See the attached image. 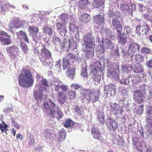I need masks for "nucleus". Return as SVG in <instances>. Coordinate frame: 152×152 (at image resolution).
I'll use <instances>...</instances> for the list:
<instances>
[{
	"label": "nucleus",
	"instance_id": "obj_27",
	"mask_svg": "<svg viewBox=\"0 0 152 152\" xmlns=\"http://www.w3.org/2000/svg\"><path fill=\"white\" fill-rule=\"evenodd\" d=\"M43 31L45 34H48L50 36L53 34V31L51 29V27L49 28L48 25L44 26Z\"/></svg>",
	"mask_w": 152,
	"mask_h": 152
},
{
	"label": "nucleus",
	"instance_id": "obj_49",
	"mask_svg": "<svg viewBox=\"0 0 152 152\" xmlns=\"http://www.w3.org/2000/svg\"><path fill=\"white\" fill-rule=\"evenodd\" d=\"M129 7L127 5L122 4L121 5L120 9L123 12H125L129 10Z\"/></svg>",
	"mask_w": 152,
	"mask_h": 152
},
{
	"label": "nucleus",
	"instance_id": "obj_52",
	"mask_svg": "<svg viewBox=\"0 0 152 152\" xmlns=\"http://www.w3.org/2000/svg\"><path fill=\"white\" fill-rule=\"evenodd\" d=\"M53 41L54 43L56 45L58 44H61V40L58 37H55L53 39Z\"/></svg>",
	"mask_w": 152,
	"mask_h": 152
},
{
	"label": "nucleus",
	"instance_id": "obj_59",
	"mask_svg": "<svg viewBox=\"0 0 152 152\" xmlns=\"http://www.w3.org/2000/svg\"><path fill=\"white\" fill-rule=\"evenodd\" d=\"M121 52L124 56H126L127 58H129V57H131V56H129V55L128 54V50L127 52H126L125 50L122 49L121 50Z\"/></svg>",
	"mask_w": 152,
	"mask_h": 152
},
{
	"label": "nucleus",
	"instance_id": "obj_53",
	"mask_svg": "<svg viewBox=\"0 0 152 152\" xmlns=\"http://www.w3.org/2000/svg\"><path fill=\"white\" fill-rule=\"evenodd\" d=\"M50 104V106L52 109H55L56 110L57 109V107H59L58 105H56L51 100L49 99Z\"/></svg>",
	"mask_w": 152,
	"mask_h": 152
},
{
	"label": "nucleus",
	"instance_id": "obj_23",
	"mask_svg": "<svg viewBox=\"0 0 152 152\" xmlns=\"http://www.w3.org/2000/svg\"><path fill=\"white\" fill-rule=\"evenodd\" d=\"M133 68L134 72L136 73H140L143 71V66L139 63L136 64Z\"/></svg>",
	"mask_w": 152,
	"mask_h": 152
},
{
	"label": "nucleus",
	"instance_id": "obj_42",
	"mask_svg": "<svg viewBox=\"0 0 152 152\" xmlns=\"http://www.w3.org/2000/svg\"><path fill=\"white\" fill-rule=\"evenodd\" d=\"M135 56L134 59L137 62H142L143 60V56L140 54H136Z\"/></svg>",
	"mask_w": 152,
	"mask_h": 152
},
{
	"label": "nucleus",
	"instance_id": "obj_25",
	"mask_svg": "<svg viewBox=\"0 0 152 152\" xmlns=\"http://www.w3.org/2000/svg\"><path fill=\"white\" fill-rule=\"evenodd\" d=\"M75 125L74 121L70 118H67L64 124V126L66 128L71 127Z\"/></svg>",
	"mask_w": 152,
	"mask_h": 152
},
{
	"label": "nucleus",
	"instance_id": "obj_31",
	"mask_svg": "<svg viewBox=\"0 0 152 152\" xmlns=\"http://www.w3.org/2000/svg\"><path fill=\"white\" fill-rule=\"evenodd\" d=\"M69 49L70 50H74L76 48V42L73 41L72 39L71 40L69 39Z\"/></svg>",
	"mask_w": 152,
	"mask_h": 152
},
{
	"label": "nucleus",
	"instance_id": "obj_16",
	"mask_svg": "<svg viewBox=\"0 0 152 152\" xmlns=\"http://www.w3.org/2000/svg\"><path fill=\"white\" fill-rule=\"evenodd\" d=\"M90 2L88 0H81L78 3V7L81 9H85L88 7Z\"/></svg>",
	"mask_w": 152,
	"mask_h": 152
},
{
	"label": "nucleus",
	"instance_id": "obj_47",
	"mask_svg": "<svg viewBox=\"0 0 152 152\" xmlns=\"http://www.w3.org/2000/svg\"><path fill=\"white\" fill-rule=\"evenodd\" d=\"M56 110L57 111V118L58 119H59L62 117L63 114H62L63 113L61 111L59 107H57V109Z\"/></svg>",
	"mask_w": 152,
	"mask_h": 152
},
{
	"label": "nucleus",
	"instance_id": "obj_21",
	"mask_svg": "<svg viewBox=\"0 0 152 152\" xmlns=\"http://www.w3.org/2000/svg\"><path fill=\"white\" fill-rule=\"evenodd\" d=\"M58 134L59 140L58 142H59L58 144H59L61 142L65 140L66 137V131L64 129H62L60 131Z\"/></svg>",
	"mask_w": 152,
	"mask_h": 152
},
{
	"label": "nucleus",
	"instance_id": "obj_4",
	"mask_svg": "<svg viewBox=\"0 0 152 152\" xmlns=\"http://www.w3.org/2000/svg\"><path fill=\"white\" fill-rule=\"evenodd\" d=\"M119 66L112 64L108 67L107 76L113 80H117L119 79V76L116 71L119 72Z\"/></svg>",
	"mask_w": 152,
	"mask_h": 152
},
{
	"label": "nucleus",
	"instance_id": "obj_51",
	"mask_svg": "<svg viewBox=\"0 0 152 152\" xmlns=\"http://www.w3.org/2000/svg\"><path fill=\"white\" fill-rule=\"evenodd\" d=\"M135 145L138 151H140V152H142V145L141 142H137L135 143Z\"/></svg>",
	"mask_w": 152,
	"mask_h": 152
},
{
	"label": "nucleus",
	"instance_id": "obj_5",
	"mask_svg": "<svg viewBox=\"0 0 152 152\" xmlns=\"http://www.w3.org/2000/svg\"><path fill=\"white\" fill-rule=\"evenodd\" d=\"M144 89L136 90L134 93L133 99L135 102L140 104L142 103L145 99V94Z\"/></svg>",
	"mask_w": 152,
	"mask_h": 152
},
{
	"label": "nucleus",
	"instance_id": "obj_64",
	"mask_svg": "<svg viewBox=\"0 0 152 152\" xmlns=\"http://www.w3.org/2000/svg\"><path fill=\"white\" fill-rule=\"evenodd\" d=\"M23 135L20 133H18L17 134L16 139L17 140H23Z\"/></svg>",
	"mask_w": 152,
	"mask_h": 152
},
{
	"label": "nucleus",
	"instance_id": "obj_39",
	"mask_svg": "<svg viewBox=\"0 0 152 152\" xmlns=\"http://www.w3.org/2000/svg\"><path fill=\"white\" fill-rule=\"evenodd\" d=\"M94 56V51L90 50L87 51L86 52V56L88 59L92 58Z\"/></svg>",
	"mask_w": 152,
	"mask_h": 152
},
{
	"label": "nucleus",
	"instance_id": "obj_7",
	"mask_svg": "<svg viewBox=\"0 0 152 152\" xmlns=\"http://www.w3.org/2000/svg\"><path fill=\"white\" fill-rule=\"evenodd\" d=\"M83 90L85 93L88 94L89 101L94 102L98 100L99 96L96 91L89 89H83Z\"/></svg>",
	"mask_w": 152,
	"mask_h": 152
},
{
	"label": "nucleus",
	"instance_id": "obj_55",
	"mask_svg": "<svg viewBox=\"0 0 152 152\" xmlns=\"http://www.w3.org/2000/svg\"><path fill=\"white\" fill-rule=\"evenodd\" d=\"M100 68L98 67H96L92 70V72L94 75L97 74L98 73L101 71Z\"/></svg>",
	"mask_w": 152,
	"mask_h": 152
},
{
	"label": "nucleus",
	"instance_id": "obj_14",
	"mask_svg": "<svg viewBox=\"0 0 152 152\" xmlns=\"http://www.w3.org/2000/svg\"><path fill=\"white\" fill-rule=\"evenodd\" d=\"M94 20L96 23L99 25H101L104 24V17L100 14L95 15L94 17Z\"/></svg>",
	"mask_w": 152,
	"mask_h": 152
},
{
	"label": "nucleus",
	"instance_id": "obj_37",
	"mask_svg": "<svg viewBox=\"0 0 152 152\" xmlns=\"http://www.w3.org/2000/svg\"><path fill=\"white\" fill-rule=\"evenodd\" d=\"M104 0H94V5L96 7H99L104 4Z\"/></svg>",
	"mask_w": 152,
	"mask_h": 152
},
{
	"label": "nucleus",
	"instance_id": "obj_28",
	"mask_svg": "<svg viewBox=\"0 0 152 152\" xmlns=\"http://www.w3.org/2000/svg\"><path fill=\"white\" fill-rule=\"evenodd\" d=\"M121 34V32H119L118 34V37H119L118 42L121 44L124 45L127 42L126 37H122Z\"/></svg>",
	"mask_w": 152,
	"mask_h": 152
},
{
	"label": "nucleus",
	"instance_id": "obj_3",
	"mask_svg": "<svg viewBox=\"0 0 152 152\" xmlns=\"http://www.w3.org/2000/svg\"><path fill=\"white\" fill-rule=\"evenodd\" d=\"M83 41L87 48L92 49L95 45V38L91 33L86 34L83 38Z\"/></svg>",
	"mask_w": 152,
	"mask_h": 152
},
{
	"label": "nucleus",
	"instance_id": "obj_46",
	"mask_svg": "<svg viewBox=\"0 0 152 152\" xmlns=\"http://www.w3.org/2000/svg\"><path fill=\"white\" fill-rule=\"evenodd\" d=\"M20 46L25 53H27V46L26 44L24 42H20Z\"/></svg>",
	"mask_w": 152,
	"mask_h": 152
},
{
	"label": "nucleus",
	"instance_id": "obj_12",
	"mask_svg": "<svg viewBox=\"0 0 152 152\" xmlns=\"http://www.w3.org/2000/svg\"><path fill=\"white\" fill-rule=\"evenodd\" d=\"M100 46L103 50L105 48H112L113 47L111 41L107 38L103 39L102 45Z\"/></svg>",
	"mask_w": 152,
	"mask_h": 152
},
{
	"label": "nucleus",
	"instance_id": "obj_48",
	"mask_svg": "<svg viewBox=\"0 0 152 152\" xmlns=\"http://www.w3.org/2000/svg\"><path fill=\"white\" fill-rule=\"evenodd\" d=\"M83 110L82 108H80L78 106H77L76 107L75 112L80 115H82L83 112Z\"/></svg>",
	"mask_w": 152,
	"mask_h": 152
},
{
	"label": "nucleus",
	"instance_id": "obj_35",
	"mask_svg": "<svg viewBox=\"0 0 152 152\" xmlns=\"http://www.w3.org/2000/svg\"><path fill=\"white\" fill-rule=\"evenodd\" d=\"M142 14L145 19L152 21V13L148 12L146 13H145L144 12H142Z\"/></svg>",
	"mask_w": 152,
	"mask_h": 152
},
{
	"label": "nucleus",
	"instance_id": "obj_34",
	"mask_svg": "<svg viewBox=\"0 0 152 152\" xmlns=\"http://www.w3.org/2000/svg\"><path fill=\"white\" fill-rule=\"evenodd\" d=\"M69 29L70 31L76 34L78 33V28L74 24H70L69 26Z\"/></svg>",
	"mask_w": 152,
	"mask_h": 152
},
{
	"label": "nucleus",
	"instance_id": "obj_24",
	"mask_svg": "<svg viewBox=\"0 0 152 152\" xmlns=\"http://www.w3.org/2000/svg\"><path fill=\"white\" fill-rule=\"evenodd\" d=\"M9 127V125L4 121H3L1 124H0V129L2 133L4 132L7 133L6 132L9 130L8 127Z\"/></svg>",
	"mask_w": 152,
	"mask_h": 152
},
{
	"label": "nucleus",
	"instance_id": "obj_58",
	"mask_svg": "<svg viewBox=\"0 0 152 152\" xmlns=\"http://www.w3.org/2000/svg\"><path fill=\"white\" fill-rule=\"evenodd\" d=\"M124 81L123 80L121 82V83L123 84H126L128 85H130V84L129 83V79L127 78L125 79H124Z\"/></svg>",
	"mask_w": 152,
	"mask_h": 152
},
{
	"label": "nucleus",
	"instance_id": "obj_43",
	"mask_svg": "<svg viewBox=\"0 0 152 152\" xmlns=\"http://www.w3.org/2000/svg\"><path fill=\"white\" fill-rule=\"evenodd\" d=\"M16 34L18 39L19 40H22L23 39V37L26 33L23 31H20L17 32Z\"/></svg>",
	"mask_w": 152,
	"mask_h": 152
},
{
	"label": "nucleus",
	"instance_id": "obj_33",
	"mask_svg": "<svg viewBox=\"0 0 152 152\" xmlns=\"http://www.w3.org/2000/svg\"><path fill=\"white\" fill-rule=\"evenodd\" d=\"M42 108L43 112L45 113H48L51 109L47 102H45L43 103Z\"/></svg>",
	"mask_w": 152,
	"mask_h": 152
},
{
	"label": "nucleus",
	"instance_id": "obj_45",
	"mask_svg": "<svg viewBox=\"0 0 152 152\" xmlns=\"http://www.w3.org/2000/svg\"><path fill=\"white\" fill-rule=\"evenodd\" d=\"M142 31L144 32L145 34L147 35V33L150 30V28L148 26V25H144L142 26Z\"/></svg>",
	"mask_w": 152,
	"mask_h": 152
},
{
	"label": "nucleus",
	"instance_id": "obj_11",
	"mask_svg": "<svg viewBox=\"0 0 152 152\" xmlns=\"http://www.w3.org/2000/svg\"><path fill=\"white\" fill-rule=\"evenodd\" d=\"M112 25L118 32H121L123 29L120 21L117 18H113L112 20Z\"/></svg>",
	"mask_w": 152,
	"mask_h": 152
},
{
	"label": "nucleus",
	"instance_id": "obj_60",
	"mask_svg": "<svg viewBox=\"0 0 152 152\" xmlns=\"http://www.w3.org/2000/svg\"><path fill=\"white\" fill-rule=\"evenodd\" d=\"M67 44V42L66 39L64 40L62 43H61V44H60L61 45V48H65Z\"/></svg>",
	"mask_w": 152,
	"mask_h": 152
},
{
	"label": "nucleus",
	"instance_id": "obj_57",
	"mask_svg": "<svg viewBox=\"0 0 152 152\" xmlns=\"http://www.w3.org/2000/svg\"><path fill=\"white\" fill-rule=\"evenodd\" d=\"M60 88L62 89V91L66 92L68 90V88L67 86L64 85H62L60 86Z\"/></svg>",
	"mask_w": 152,
	"mask_h": 152
},
{
	"label": "nucleus",
	"instance_id": "obj_8",
	"mask_svg": "<svg viewBox=\"0 0 152 152\" xmlns=\"http://www.w3.org/2000/svg\"><path fill=\"white\" fill-rule=\"evenodd\" d=\"M91 134L93 137L99 141H103L104 140L103 137L102 136L100 132L98 129L94 127L91 129Z\"/></svg>",
	"mask_w": 152,
	"mask_h": 152
},
{
	"label": "nucleus",
	"instance_id": "obj_50",
	"mask_svg": "<svg viewBox=\"0 0 152 152\" xmlns=\"http://www.w3.org/2000/svg\"><path fill=\"white\" fill-rule=\"evenodd\" d=\"M141 53L143 54H148L150 52V49L147 47L142 48L141 50Z\"/></svg>",
	"mask_w": 152,
	"mask_h": 152
},
{
	"label": "nucleus",
	"instance_id": "obj_29",
	"mask_svg": "<svg viewBox=\"0 0 152 152\" xmlns=\"http://www.w3.org/2000/svg\"><path fill=\"white\" fill-rule=\"evenodd\" d=\"M42 91H36L34 94V98L37 100H42L43 97Z\"/></svg>",
	"mask_w": 152,
	"mask_h": 152
},
{
	"label": "nucleus",
	"instance_id": "obj_18",
	"mask_svg": "<svg viewBox=\"0 0 152 152\" xmlns=\"http://www.w3.org/2000/svg\"><path fill=\"white\" fill-rule=\"evenodd\" d=\"M11 43L10 37L5 38L4 37L0 36V43L3 45H8Z\"/></svg>",
	"mask_w": 152,
	"mask_h": 152
},
{
	"label": "nucleus",
	"instance_id": "obj_38",
	"mask_svg": "<svg viewBox=\"0 0 152 152\" xmlns=\"http://www.w3.org/2000/svg\"><path fill=\"white\" fill-rule=\"evenodd\" d=\"M70 61L67 60L63 59V68L64 70L68 69L70 65Z\"/></svg>",
	"mask_w": 152,
	"mask_h": 152
},
{
	"label": "nucleus",
	"instance_id": "obj_44",
	"mask_svg": "<svg viewBox=\"0 0 152 152\" xmlns=\"http://www.w3.org/2000/svg\"><path fill=\"white\" fill-rule=\"evenodd\" d=\"M75 59L74 55L72 53H69L67 54L65 56V58L63 59L67 60L70 61L71 60Z\"/></svg>",
	"mask_w": 152,
	"mask_h": 152
},
{
	"label": "nucleus",
	"instance_id": "obj_56",
	"mask_svg": "<svg viewBox=\"0 0 152 152\" xmlns=\"http://www.w3.org/2000/svg\"><path fill=\"white\" fill-rule=\"evenodd\" d=\"M101 76L100 75H97L95 76L94 80L97 83H99L101 80Z\"/></svg>",
	"mask_w": 152,
	"mask_h": 152
},
{
	"label": "nucleus",
	"instance_id": "obj_9",
	"mask_svg": "<svg viewBox=\"0 0 152 152\" xmlns=\"http://www.w3.org/2000/svg\"><path fill=\"white\" fill-rule=\"evenodd\" d=\"M66 24H63L60 22H58L56 23V26L59 34L61 36L65 35L67 33V30L65 26Z\"/></svg>",
	"mask_w": 152,
	"mask_h": 152
},
{
	"label": "nucleus",
	"instance_id": "obj_10",
	"mask_svg": "<svg viewBox=\"0 0 152 152\" xmlns=\"http://www.w3.org/2000/svg\"><path fill=\"white\" fill-rule=\"evenodd\" d=\"M56 98L58 102L62 105L66 102L67 96L64 92L60 91L58 92L56 95Z\"/></svg>",
	"mask_w": 152,
	"mask_h": 152
},
{
	"label": "nucleus",
	"instance_id": "obj_63",
	"mask_svg": "<svg viewBox=\"0 0 152 152\" xmlns=\"http://www.w3.org/2000/svg\"><path fill=\"white\" fill-rule=\"evenodd\" d=\"M132 29L129 26H126L124 28V30L128 34L131 32Z\"/></svg>",
	"mask_w": 152,
	"mask_h": 152
},
{
	"label": "nucleus",
	"instance_id": "obj_40",
	"mask_svg": "<svg viewBox=\"0 0 152 152\" xmlns=\"http://www.w3.org/2000/svg\"><path fill=\"white\" fill-rule=\"evenodd\" d=\"M140 80V78L138 75H132L131 77V80L133 84H134L135 83H137Z\"/></svg>",
	"mask_w": 152,
	"mask_h": 152
},
{
	"label": "nucleus",
	"instance_id": "obj_36",
	"mask_svg": "<svg viewBox=\"0 0 152 152\" xmlns=\"http://www.w3.org/2000/svg\"><path fill=\"white\" fill-rule=\"evenodd\" d=\"M67 16V15L65 14L61 15L60 18L61 20V23L66 24L68 19Z\"/></svg>",
	"mask_w": 152,
	"mask_h": 152
},
{
	"label": "nucleus",
	"instance_id": "obj_62",
	"mask_svg": "<svg viewBox=\"0 0 152 152\" xmlns=\"http://www.w3.org/2000/svg\"><path fill=\"white\" fill-rule=\"evenodd\" d=\"M72 88L74 89H77L80 88V86L78 84H73L71 85L70 86Z\"/></svg>",
	"mask_w": 152,
	"mask_h": 152
},
{
	"label": "nucleus",
	"instance_id": "obj_15",
	"mask_svg": "<svg viewBox=\"0 0 152 152\" xmlns=\"http://www.w3.org/2000/svg\"><path fill=\"white\" fill-rule=\"evenodd\" d=\"M107 126L109 128L113 129L114 130H115L118 128V123L114 120H110L107 123Z\"/></svg>",
	"mask_w": 152,
	"mask_h": 152
},
{
	"label": "nucleus",
	"instance_id": "obj_41",
	"mask_svg": "<svg viewBox=\"0 0 152 152\" xmlns=\"http://www.w3.org/2000/svg\"><path fill=\"white\" fill-rule=\"evenodd\" d=\"M48 81L44 78L42 79L41 80V84L44 86V90H45L46 91L48 88Z\"/></svg>",
	"mask_w": 152,
	"mask_h": 152
},
{
	"label": "nucleus",
	"instance_id": "obj_32",
	"mask_svg": "<svg viewBox=\"0 0 152 152\" xmlns=\"http://www.w3.org/2000/svg\"><path fill=\"white\" fill-rule=\"evenodd\" d=\"M67 94L68 98L70 100H73L76 98V92L72 90L69 91L68 92Z\"/></svg>",
	"mask_w": 152,
	"mask_h": 152
},
{
	"label": "nucleus",
	"instance_id": "obj_1",
	"mask_svg": "<svg viewBox=\"0 0 152 152\" xmlns=\"http://www.w3.org/2000/svg\"><path fill=\"white\" fill-rule=\"evenodd\" d=\"M19 85L23 87H29L34 83V79L32 74L29 69L23 68L18 77Z\"/></svg>",
	"mask_w": 152,
	"mask_h": 152
},
{
	"label": "nucleus",
	"instance_id": "obj_13",
	"mask_svg": "<svg viewBox=\"0 0 152 152\" xmlns=\"http://www.w3.org/2000/svg\"><path fill=\"white\" fill-rule=\"evenodd\" d=\"M6 50L7 53L10 54V56L12 57L13 56L15 57V53L17 54L19 50L18 48L14 45L10 47H7Z\"/></svg>",
	"mask_w": 152,
	"mask_h": 152
},
{
	"label": "nucleus",
	"instance_id": "obj_17",
	"mask_svg": "<svg viewBox=\"0 0 152 152\" xmlns=\"http://www.w3.org/2000/svg\"><path fill=\"white\" fill-rule=\"evenodd\" d=\"M147 116L146 122L147 124L152 128V109H151L147 112Z\"/></svg>",
	"mask_w": 152,
	"mask_h": 152
},
{
	"label": "nucleus",
	"instance_id": "obj_26",
	"mask_svg": "<svg viewBox=\"0 0 152 152\" xmlns=\"http://www.w3.org/2000/svg\"><path fill=\"white\" fill-rule=\"evenodd\" d=\"M83 92L81 93L80 99L83 103H88L89 102V98H87V94L83 90Z\"/></svg>",
	"mask_w": 152,
	"mask_h": 152
},
{
	"label": "nucleus",
	"instance_id": "obj_30",
	"mask_svg": "<svg viewBox=\"0 0 152 152\" xmlns=\"http://www.w3.org/2000/svg\"><path fill=\"white\" fill-rule=\"evenodd\" d=\"M81 20L82 21L87 23L90 21V16L87 14H83L81 15Z\"/></svg>",
	"mask_w": 152,
	"mask_h": 152
},
{
	"label": "nucleus",
	"instance_id": "obj_2",
	"mask_svg": "<svg viewBox=\"0 0 152 152\" xmlns=\"http://www.w3.org/2000/svg\"><path fill=\"white\" fill-rule=\"evenodd\" d=\"M42 48L40 50V53L39 56V59L42 62H46V60L51 58V53L48 50L45 44H42Z\"/></svg>",
	"mask_w": 152,
	"mask_h": 152
},
{
	"label": "nucleus",
	"instance_id": "obj_61",
	"mask_svg": "<svg viewBox=\"0 0 152 152\" xmlns=\"http://www.w3.org/2000/svg\"><path fill=\"white\" fill-rule=\"evenodd\" d=\"M146 66L150 68H152V59H150L146 62Z\"/></svg>",
	"mask_w": 152,
	"mask_h": 152
},
{
	"label": "nucleus",
	"instance_id": "obj_20",
	"mask_svg": "<svg viewBox=\"0 0 152 152\" xmlns=\"http://www.w3.org/2000/svg\"><path fill=\"white\" fill-rule=\"evenodd\" d=\"M75 68L68 69L66 72V76L70 78L72 80H73L75 75Z\"/></svg>",
	"mask_w": 152,
	"mask_h": 152
},
{
	"label": "nucleus",
	"instance_id": "obj_54",
	"mask_svg": "<svg viewBox=\"0 0 152 152\" xmlns=\"http://www.w3.org/2000/svg\"><path fill=\"white\" fill-rule=\"evenodd\" d=\"M31 36H32L33 41H34L36 43H37L39 39V37L38 35L37 34H35Z\"/></svg>",
	"mask_w": 152,
	"mask_h": 152
},
{
	"label": "nucleus",
	"instance_id": "obj_6",
	"mask_svg": "<svg viewBox=\"0 0 152 152\" xmlns=\"http://www.w3.org/2000/svg\"><path fill=\"white\" fill-rule=\"evenodd\" d=\"M140 49V46L137 43L131 42L129 45L128 54L131 56V59L133 60L135 53L138 52Z\"/></svg>",
	"mask_w": 152,
	"mask_h": 152
},
{
	"label": "nucleus",
	"instance_id": "obj_22",
	"mask_svg": "<svg viewBox=\"0 0 152 152\" xmlns=\"http://www.w3.org/2000/svg\"><path fill=\"white\" fill-rule=\"evenodd\" d=\"M19 20H14L13 21L10 22L8 26L10 28H18L19 27Z\"/></svg>",
	"mask_w": 152,
	"mask_h": 152
},
{
	"label": "nucleus",
	"instance_id": "obj_19",
	"mask_svg": "<svg viewBox=\"0 0 152 152\" xmlns=\"http://www.w3.org/2000/svg\"><path fill=\"white\" fill-rule=\"evenodd\" d=\"M28 31L29 35L31 36L37 34L39 31V29L37 26H29L28 28Z\"/></svg>",
	"mask_w": 152,
	"mask_h": 152
}]
</instances>
